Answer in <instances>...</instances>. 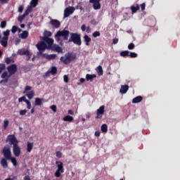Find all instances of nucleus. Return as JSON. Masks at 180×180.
<instances>
[{
	"label": "nucleus",
	"instance_id": "obj_1",
	"mask_svg": "<svg viewBox=\"0 0 180 180\" xmlns=\"http://www.w3.org/2000/svg\"><path fill=\"white\" fill-rule=\"evenodd\" d=\"M1 153L4 157V158H1L0 162V164L2 168H8V161H11L13 167H17L18 161L15 158L12 157L11 149L9 145H6L1 150Z\"/></svg>",
	"mask_w": 180,
	"mask_h": 180
},
{
	"label": "nucleus",
	"instance_id": "obj_2",
	"mask_svg": "<svg viewBox=\"0 0 180 180\" xmlns=\"http://www.w3.org/2000/svg\"><path fill=\"white\" fill-rule=\"evenodd\" d=\"M6 142H9V144L13 145V153L15 157L20 156L21 153V148L18 146L19 141L14 134L8 135Z\"/></svg>",
	"mask_w": 180,
	"mask_h": 180
},
{
	"label": "nucleus",
	"instance_id": "obj_3",
	"mask_svg": "<svg viewBox=\"0 0 180 180\" xmlns=\"http://www.w3.org/2000/svg\"><path fill=\"white\" fill-rule=\"evenodd\" d=\"M42 41H44L47 44V49L56 51L58 53H60L63 51L61 47L58 45L53 44L54 39L48 37H43Z\"/></svg>",
	"mask_w": 180,
	"mask_h": 180
},
{
	"label": "nucleus",
	"instance_id": "obj_4",
	"mask_svg": "<svg viewBox=\"0 0 180 180\" xmlns=\"http://www.w3.org/2000/svg\"><path fill=\"white\" fill-rule=\"evenodd\" d=\"M8 72H4L1 75V78L11 77L18 71V66L15 64L10 65L6 68Z\"/></svg>",
	"mask_w": 180,
	"mask_h": 180
},
{
	"label": "nucleus",
	"instance_id": "obj_5",
	"mask_svg": "<svg viewBox=\"0 0 180 180\" xmlns=\"http://www.w3.org/2000/svg\"><path fill=\"white\" fill-rule=\"evenodd\" d=\"M70 37L69 39L68 42H73L77 46H81L82 44L81 34L79 33H70Z\"/></svg>",
	"mask_w": 180,
	"mask_h": 180
},
{
	"label": "nucleus",
	"instance_id": "obj_6",
	"mask_svg": "<svg viewBox=\"0 0 180 180\" xmlns=\"http://www.w3.org/2000/svg\"><path fill=\"white\" fill-rule=\"evenodd\" d=\"M77 58L76 53H68L65 54V57L62 56L60 58V60L65 65L70 64L72 61L75 60Z\"/></svg>",
	"mask_w": 180,
	"mask_h": 180
},
{
	"label": "nucleus",
	"instance_id": "obj_7",
	"mask_svg": "<svg viewBox=\"0 0 180 180\" xmlns=\"http://www.w3.org/2000/svg\"><path fill=\"white\" fill-rule=\"evenodd\" d=\"M55 164L57 165V170L54 174V176L56 178H60L61 174H64L65 172L64 164L61 161H56Z\"/></svg>",
	"mask_w": 180,
	"mask_h": 180
},
{
	"label": "nucleus",
	"instance_id": "obj_8",
	"mask_svg": "<svg viewBox=\"0 0 180 180\" xmlns=\"http://www.w3.org/2000/svg\"><path fill=\"white\" fill-rule=\"evenodd\" d=\"M36 46L39 50V52H37V56L41 58L42 54H44L43 52L47 49V44L43 41L38 42Z\"/></svg>",
	"mask_w": 180,
	"mask_h": 180
},
{
	"label": "nucleus",
	"instance_id": "obj_9",
	"mask_svg": "<svg viewBox=\"0 0 180 180\" xmlns=\"http://www.w3.org/2000/svg\"><path fill=\"white\" fill-rule=\"evenodd\" d=\"M32 86H26L25 87V90H24V92H23V94L27 93V94H26V96H27V97L30 100L32 99V98H34V95H35V91H33V90H32ZM31 90H32V91H31Z\"/></svg>",
	"mask_w": 180,
	"mask_h": 180
},
{
	"label": "nucleus",
	"instance_id": "obj_10",
	"mask_svg": "<svg viewBox=\"0 0 180 180\" xmlns=\"http://www.w3.org/2000/svg\"><path fill=\"white\" fill-rule=\"evenodd\" d=\"M58 36H61L63 37L64 40H68L69 35L70 34V31L63 30L62 31H58Z\"/></svg>",
	"mask_w": 180,
	"mask_h": 180
},
{
	"label": "nucleus",
	"instance_id": "obj_11",
	"mask_svg": "<svg viewBox=\"0 0 180 180\" xmlns=\"http://www.w3.org/2000/svg\"><path fill=\"white\" fill-rule=\"evenodd\" d=\"M105 105H102L101 106L96 112V119H101L103 117V115L105 113Z\"/></svg>",
	"mask_w": 180,
	"mask_h": 180
},
{
	"label": "nucleus",
	"instance_id": "obj_12",
	"mask_svg": "<svg viewBox=\"0 0 180 180\" xmlns=\"http://www.w3.org/2000/svg\"><path fill=\"white\" fill-rule=\"evenodd\" d=\"M75 11V7L66 8L64 10V18H68Z\"/></svg>",
	"mask_w": 180,
	"mask_h": 180
},
{
	"label": "nucleus",
	"instance_id": "obj_13",
	"mask_svg": "<svg viewBox=\"0 0 180 180\" xmlns=\"http://www.w3.org/2000/svg\"><path fill=\"white\" fill-rule=\"evenodd\" d=\"M43 58H45V59H47L49 60H54L57 57V55L56 54H47V53H44V54H41V56H40Z\"/></svg>",
	"mask_w": 180,
	"mask_h": 180
},
{
	"label": "nucleus",
	"instance_id": "obj_14",
	"mask_svg": "<svg viewBox=\"0 0 180 180\" xmlns=\"http://www.w3.org/2000/svg\"><path fill=\"white\" fill-rule=\"evenodd\" d=\"M50 24L56 29L59 28L61 25L60 22L58 20H51Z\"/></svg>",
	"mask_w": 180,
	"mask_h": 180
},
{
	"label": "nucleus",
	"instance_id": "obj_15",
	"mask_svg": "<svg viewBox=\"0 0 180 180\" xmlns=\"http://www.w3.org/2000/svg\"><path fill=\"white\" fill-rule=\"evenodd\" d=\"M129 89V85H122L121 86V89L120 90V92L122 94H125L127 93V91Z\"/></svg>",
	"mask_w": 180,
	"mask_h": 180
},
{
	"label": "nucleus",
	"instance_id": "obj_16",
	"mask_svg": "<svg viewBox=\"0 0 180 180\" xmlns=\"http://www.w3.org/2000/svg\"><path fill=\"white\" fill-rule=\"evenodd\" d=\"M97 75L94 74V75H90V74H87L86 75V81H90V82H93L94 78H96Z\"/></svg>",
	"mask_w": 180,
	"mask_h": 180
},
{
	"label": "nucleus",
	"instance_id": "obj_17",
	"mask_svg": "<svg viewBox=\"0 0 180 180\" xmlns=\"http://www.w3.org/2000/svg\"><path fill=\"white\" fill-rule=\"evenodd\" d=\"M61 36H58V32L56 33V34L55 35V39L56 40V41L60 45V46H63V40L61 38Z\"/></svg>",
	"mask_w": 180,
	"mask_h": 180
},
{
	"label": "nucleus",
	"instance_id": "obj_18",
	"mask_svg": "<svg viewBox=\"0 0 180 180\" xmlns=\"http://www.w3.org/2000/svg\"><path fill=\"white\" fill-rule=\"evenodd\" d=\"M18 54L20 55V56H24V55L29 56L30 55V51H27V50H24V49H19L18 51Z\"/></svg>",
	"mask_w": 180,
	"mask_h": 180
},
{
	"label": "nucleus",
	"instance_id": "obj_19",
	"mask_svg": "<svg viewBox=\"0 0 180 180\" xmlns=\"http://www.w3.org/2000/svg\"><path fill=\"white\" fill-rule=\"evenodd\" d=\"M8 37H2L1 41V44L4 47H6L8 46Z\"/></svg>",
	"mask_w": 180,
	"mask_h": 180
},
{
	"label": "nucleus",
	"instance_id": "obj_20",
	"mask_svg": "<svg viewBox=\"0 0 180 180\" xmlns=\"http://www.w3.org/2000/svg\"><path fill=\"white\" fill-rule=\"evenodd\" d=\"M143 100V96H139L134 98L132 100V103H138L141 102Z\"/></svg>",
	"mask_w": 180,
	"mask_h": 180
},
{
	"label": "nucleus",
	"instance_id": "obj_21",
	"mask_svg": "<svg viewBox=\"0 0 180 180\" xmlns=\"http://www.w3.org/2000/svg\"><path fill=\"white\" fill-rule=\"evenodd\" d=\"M130 8L131 11V13L134 14L140 10V6L139 4H136V6H131Z\"/></svg>",
	"mask_w": 180,
	"mask_h": 180
},
{
	"label": "nucleus",
	"instance_id": "obj_22",
	"mask_svg": "<svg viewBox=\"0 0 180 180\" xmlns=\"http://www.w3.org/2000/svg\"><path fill=\"white\" fill-rule=\"evenodd\" d=\"M34 147L33 143L27 142V152L31 153Z\"/></svg>",
	"mask_w": 180,
	"mask_h": 180
},
{
	"label": "nucleus",
	"instance_id": "obj_23",
	"mask_svg": "<svg viewBox=\"0 0 180 180\" xmlns=\"http://www.w3.org/2000/svg\"><path fill=\"white\" fill-rule=\"evenodd\" d=\"M44 101V98H36L34 101L35 105H41Z\"/></svg>",
	"mask_w": 180,
	"mask_h": 180
},
{
	"label": "nucleus",
	"instance_id": "obj_24",
	"mask_svg": "<svg viewBox=\"0 0 180 180\" xmlns=\"http://www.w3.org/2000/svg\"><path fill=\"white\" fill-rule=\"evenodd\" d=\"M84 40L86 46H90V42L91 41V38H90L88 35L84 36Z\"/></svg>",
	"mask_w": 180,
	"mask_h": 180
},
{
	"label": "nucleus",
	"instance_id": "obj_25",
	"mask_svg": "<svg viewBox=\"0 0 180 180\" xmlns=\"http://www.w3.org/2000/svg\"><path fill=\"white\" fill-rule=\"evenodd\" d=\"M97 74L99 76H101L103 75V67L101 65H99L97 67V68L96 69Z\"/></svg>",
	"mask_w": 180,
	"mask_h": 180
},
{
	"label": "nucleus",
	"instance_id": "obj_26",
	"mask_svg": "<svg viewBox=\"0 0 180 180\" xmlns=\"http://www.w3.org/2000/svg\"><path fill=\"white\" fill-rule=\"evenodd\" d=\"M29 37V32L28 31H23L22 34H20V38L22 39H25Z\"/></svg>",
	"mask_w": 180,
	"mask_h": 180
},
{
	"label": "nucleus",
	"instance_id": "obj_27",
	"mask_svg": "<svg viewBox=\"0 0 180 180\" xmlns=\"http://www.w3.org/2000/svg\"><path fill=\"white\" fill-rule=\"evenodd\" d=\"M63 121L71 122L74 120V117L72 116L66 115L65 117H63Z\"/></svg>",
	"mask_w": 180,
	"mask_h": 180
},
{
	"label": "nucleus",
	"instance_id": "obj_28",
	"mask_svg": "<svg viewBox=\"0 0 180 180\" xmlns=\"http://www.w3.org/2000/svg\"><path fill=\"white\" fill-rule=\"evenodd\" d=\"M93 4V8L94 10H99L101 8V3H91Z\"/></svg>",
	"mask_w": 180,
	"mask_h": 180
},
{
	"label": "nucleus",
	"instance_id": "obj_29",
	"mask_svg": "<svg viewBox=\"0 0 180 180\" xmlns=\"http://www.w3.org/2000/svg\"><path fill=\"white\" fill-rule=\"evenodd\" d=\"M101 129L103 133H107L108 131V125L106 124H103V125H101Z\"/></svg>",
	"mask_w": 180,
	"mask_h": 180
},
{
	"label": "nucleus",
	"instance_id": "obj_30",
	"mask_svg": "<svg viewBox=\"0 0 180 180\" xmlns=\"http://www.w3.org/2000/svg\"><path fill=\"white\" fill-rule=\"evenodd\" d=\"M49 72H50V73H51V75H56L57 72H58V69H57L56 67H52V68H51V70H49Z\"/></svg>",
	"mask_w": 180,
	"mask_h": 180
},
{
	"label": "nucleus",
	"instance_id": "obj_31",
	"mask_svg": "<svg viewBox=\"0 0 180 180\" xmlns=\"http://www.w3.org/2000/svg\"><path fill=\"white\" fill-rule=\"evenodd\" d=\"M38 3H39V0H32L30 2V6L32 8H35L38 5Z\"/></svg>",
	"mask_w": 180,
	"mask_h": 180
},
{
	"label": "nucleus",
	"instance_id": "obj_32",
	"mask_svg": "<svg viewBox=\"0 0 180 180\" xmlns=\"http://www.w3.org/2000/svg\"><path fill=\"white\" fill-rule=\"evenodd\" d=\"M120 55L122 57L129 56V51H122V52H120Z\"/></svg>",
	"mask_w": 180,
	"mask_h": 180
},
{
	"label": "nucleus",
	"instance_id": "obj_33",
	"mask_svg": "<svg viewBox=\"0 0 180 180\" xmlns=\"http://www.w3.org/2000/svg\"><path fill=\"white\" fill-rule=\"evenodd\" d=\"M52 36V33L50 31H44V37H47L49 38Z\"/></svg>",
	"mask_w": 180,
	"mask_h": 180
},
{
	"label": "nucleus",
	"instance_id": "obj_34",
	"mask_svg": "<svg viewBox=\"0 0 180 180\" xmlns=\"http://www.w3.org/2000/svg\"><path fill=\"white\" fill-rule=\"evenodd\" d=\"M18 29H19V27H17V26H15V25H13V27H12V29H11V32L13 33V34H15V33H16L17 32V31L18 30Z\"/></svg>",
	"mask_w": 180,
	"mask_h": 180
},
{
	"label": "nucleus",
	"instance_id": "obj_35",
	"mask_svg": "<svg viewBox=\"0 0 180 180\" xmlns=\"http://www.w3.org/2000/svg\"><path fill=\"white\" fill-rule=\"evenodd\" d=\"M101 34L100 32L98 31H96L94 32L93 34H92V36L94 37V38H96L98 37H101Z\"/></svg>",
	"mask_w": 180,
	"mask_h": 180
},
{
	"label": "nucleus",
	"instance_id": "obj_36",
	"mask_svg": "<svg viewBox=\"0 0 180 180\" xmlns=\"http://www.w3.org/2000/svg\"><path fill=\"white\" fill-rule=\"evenodd\" d=\"M10 30H6L5 32H3L4 37H8L10 35Z\"/></svg>",
	"mask_w": 180,
	"mask_h": 180
},
{
	"label": "nucleus",
	"instance_id": "obj_37",
	"mask_svg": "<svg viewBox=\"0 0 180 180\" xmlns=\"http://www.w3.org/2000/svg\"><path fill=\"white\" fill-rule=\"evenodd\" d=\"M25 18V16L24 15H19L18 18V21L20 22H22Z\"/></svg>",
	"mask_w": 180,
	"mask_h": 180
},
{
	"label": "nucleus",
	"instance_id": "obj_38",
	"mask_svg": "<svg viewBox=\"0 0 180 180\" xmlns=\"http://www.w3.org/2000/svg\"><path fill=\"white\" fill-rule=\"evenodd\" d=\"M9 121L8 120H4V129H6L8 127Z\"/></svg>",
	"mask_w": 180,
	"mask_h": 180
},
{
	"label": "nucleus",
	"instance_id": "obj_39",
	"mask_svg": "<svg viewBox=\"0 0 180 180\" xmlns=\"http://www.w3.org/2000/svg\"><path fill=\"white\" fill-rule=\"evenodd\" d=\"M7 25V22L6 21L4 20L2 22H1V24H0V27L1 28H5Z\"/></svg>",
	"mask_w": 180,
	"mask_h": 180
},
{
	"label": "nucleus",
	"instance_id": "obj_40",
	"mask_svg": "<svg viewBox=\"0 0 180 180\" xmlns=\"http://www.w3.org/2000/svg\"><path fill=\"white\" fill-rule=\"evenodd\" d=\"M4 70H6V65L0 63V73H1Z\"/></svg>",
	"mask_w": 180,
	"mask_h": 180
},
{
	"label": "nucleus",
	"instance_id": "obj_41",
	"mask_svg": "<svg viewBox=\"0 0 180 180\" xmlns=\"http://www.w3.org/2000/svg\"><path fill=\"white\" fill-rule=\"evenodd\" d=\"M128 49L129 50H133L135 49V44H133V43H130L129 45H128Z\"/></svg>",
	"mask_w": 180,
	"mask_h": 180
},
{
	"label": "nucleus",
	"instance_id": "obj_42",
	"mask_svg": "<svg viewBox=\"0 0 180 180\" xmlns=\"http://www.w3.org/2000/svg\"><path fill=\"white\" fill-rule=\"evenodd\" d=\"M56 155L57 158H62L63 153L60 151H57L56 153Z\"/></svg>",
	"mask_w": 180,
	"mask_h": 180
},
{
	"label": "nucleus",
	"instance_id": "obj_43",
	"mask_svg": "<svg viewBox=\"0 0 180 180\" xmlns=\"http://www.w3.org/2000/svg\"><path fill=\"white\" fill-rule=\"evenodd\" d=\"M27 110H21L19 111L20 115H25L27 114Z\"/></svg>",
	"mask_w": 180,
	"mask_h": 180
},
{
	"label": "nucleus",
	"instance_id": "obj_44",
	"mask_svg": "<svg viewBox=\"0 0 180 180\" xmlns=\"http://www.w3.org/2000/svg\"><path fill=\"white\" fill-rule=\"evenodd\" d=\"M129 56H130V58H132L138 57V54L134 52L130 53Z\"/></svg>",
	"mask_w": 180,
	"mask_h": 180
},
{
	"label": "nucleus",
	"instance_id": "obj_45",
	"mask_svg": "<svg viewBox=\"0 0 180 180\" xmlns=\"http://www.w3.org/2000/svg\"><path fill=\"white\" fill-rule=\"evenodd\" d=\"M24 11V6H20L18 7V12L20 13H22Z\"/></svg>",
	"mask_w": 180,
	"mask_h": 180
},
{
	"label": "nucleus",
	"instance_id": "obj_46",
	"mask_svg": "<svg viewBox=\"0 0 180 180\" xmlns=\"http://www.w3.org/2000/svg\"><path fill=\"white\" fill-rule=\"evenodd\" d=\"M63 79H64V82H65V83H68L69 81H70V79H69L68 76H67V75H64V76H63Z\"/></svg>",
	"mask_w": 180,
	"mask_h": 180
},
{
	"label": "nucleus",
	"instance_id": "obj_47",
	"mask_svg": "<svg viewBox=\"0 0 180 180\" xmlns=\"http://www.w3.org/2000/svg\"><path fill=\"white\" fill-rule=\"evenodd\" d=\"M51 109L53 112H57V106L55 105H51Z\"/></svg>",
	"mask_w": 180,
	"mask_h": 180
},
{
	"label": "nucleus",
	"instance_id": "obj_48",
	"mask_svg": "<svg viewBox=\"0 0 180 180\" xmlns=\"http://www.w3.org/2000/svg\"><path fill=\"white\" fill-rule=\"evenodd\" d=\"M146 3H143V4L141 5V11H144L146 10Z\"/></svg>",
	"mask_w": 180,
	"mask_h": 180
},
{
	"label": "nucleus",
	"instance_id": "obj_49",
	"mask_svg": "<svg viewBox=\"0 0 180 180\" xmlns=\"http://www.w3.org/2000/svg\"><path fill=\"white\" fill-rule=\"evenodd\" d=\"M26 99V97L25 96H22L21 98H18V102L19 103H21L22 101H25V100Z\"/></svg>",
	"mask_w": 180,
	"mask_h": 180
},
{
	"label": "nucleus",
	"instance_id": "obj_50",
	"mask_svg": "<svg viewBox=\"0 0 180 180\" xmlns=\"http://www.w3.org/2000/svg\"><path fill=\"white\" fill-rule=\"evenodd\" d=\"M5 63H6V64H10V63H11V59L10 58H6L5 59Z\"/></svg>",
	"mask_w": 180,
	"mask_h": 180
},
{
	"label": "nucleus",
	"instance_id": "obj_51",
	"mask_svg": "<svg viewBox=\"0 0 180 180\" xmlns=\"http://www.w3.org/2000/svg\"><path fill=\"white\" fill-rule=\"evenodd\" d=\"M118 42H119V39L115 38V39H112V44H118Z\"/></svg>",
	"mask_w": 180,
	"mask_h": 180
},
{
	"label": "nucleus",
	"instance_id": "obj_52",
	"mask_svg": "<svg viewBox=\"0 0 180 180\" xmlns=\"http://www.w3.org/2000/svg\"><path fill=\"white\" fill-rule=\"evenodd\" d=\"M29 13H31L32 11V6L30 5V6H27V10Z\"/></svg>",
	"mask_w": 180,
	"mask_h": 180
},
{
	"label": "nucleus",
	"instance_id": "obj_53",
	"mask_svg": "<svg viewBox=\"0 0 180 180\" xmlns=\"http://www.w3.org/2000/svg\"><path fill=\"white\" fill-rule=\"evenodd\" d=\"M101 0H89L90 3H101Z\"/></svg>",
	"mask_w": 180,
	"mask_h": 180
},
{
	"label": "nucleus",
	"instance_id": "obj_54",
	"mask_svg": "<svg viewBox=\"0 0 180 180\" xmlns=\"http://www.w3.org/2000/svg\"><path fill=\"white\" fill-rule=\"evenodd\" d=\"M81 30H82L83 32L86 31V25H82V27H81Z\"/></svg>",
	"mask_w": 180,
	"mask_h": 180
},
{
	"label": "nucleus",
	"instance_id": "obj_55",
	"mask_svg": "<svg viewBox=\"0 0 180 180\" xmlns=\"http://www.w3.org/2000/svg\"><path fill=\"white\" fill-rule=\"evenodd\" d=\"M9 78H10V77H8V76H6L5 78H3V79H4V83H7L8 82Z\"/></svg>",
	"mask_w": 180,
	"mask_h": 180
},
{
	"label": "nucleus",
	"instance_id": "obj_56",
	"mask_svg": "<svg viewBox=\"0 0 180 180\" xmlns=\"http://www.w3.org/2000/svg\"><path fill=\"white\" fill-rule=\"evenodd\" d=\"M24 180H31V178L30 177L29 175H27L25 176L24 178H23Z\"/></svg>",
	"mask_w": 180,
	"mask_h": 180
},
{
	"label": "nucleus",
	"instance_id": "obj_57",
	"mask_svg": "<svg viewBox=\"0 0 180 180\" xmlns=\"http://www.w3.org/2000/svg\"><path fill=\"white\" fill-rule=\"evenodd\" d=\"M94 135L97 137H99L101 136V132L100 131H96Z\"/></svg>",
	"mask_w": 180,
	"mask_h": 180
},
{
	"label": "nucleus",
	"instance_id": "obj_58",
	"mask_svg": "<svg viewBox=\"0 0 180 180\" xmlns=\"http://www.w3.org/2000/svg\"><path fill=\"white\" fill-rule=\"evenodd\" d=\"M50 74H51V72H50V70H48L46 73H45V76L46 77H49L50 76Z\"/></svg>",
	"mask_w": 180,
	"mask_h": 180
},
{
	"label": "nucleus",
	"instance_id": "obj_59",
	"mask_svg": "<svg viewBox=\"0 0 180 180\" xmlns=\"http://www.w3.org/2000/svg\"><path fill=\"white\" fill-rule=\"evenodd\" d=\"M68 113L70 114V115H74V114H75L74 111L72 110H69L68 111Z\"/></svg>",
	"mask_w": 180,
	"mask_h": 180
},
{
	"label": "nucleus",
	"instance_id": "obj_60",
	"mask_svg": "<svg viewBox=\"0 0 180 180\" xmlns=\"http://www.w3.org/2000/svg\"><path fill=\"white\" fill-rule=\"evenodd\" d=\"M27 109H31V108H32V104H31V103L27 104Z\"/></svg>",
	"mask_w": 180,
	"mask_h": 180
},
{
	"label": "nucleus",
	"instance_id": "obj_61",
	"mask_svg": "<svg viewBox=\"0 0 180 180\" xmlns=\"http://www.w3.org/2000/svg\"><path fill=\"white\" fill-rule=\"evenodd\" d=\"M9 0H0L1 3L2 4H7Z\"/></svg>",
	"mask_w": 180,
	"mask_h": 180
},
{
	"label": "nucleus",
	"instance_id": "obj_62",
	"mask_svg": "<svg viewBox=\"0 0 180 180\" xmlns=\"http://www.w3.org/2000/svg\"><path fill=\"white\" fill-rule=\"evenodd\" d=\"M30 14V12L27 11V10L25 11V13H23V15L26 17L27 15H28Z\"/></svg>",
	"mask_w": 180,
	"mask_h": 180
},
{
	"label": "nucleus",
	"instance_id": "obj_63",
	"mask_svg": "<svg viewBox=\"0 0 180 180\" xmlns=\"http://www.w3.org/2000/svg\"><path fill=\"white\" fill-rule=\"evenodd\" d=\"M85 81H86V79H84V78H80V79H79V82H80V83H84V82H85Z\"/></svg>",
	"mask_w": 180,
	"mask_h": 180
},
{
	"label": "nucleus",
	"instance_id": "obj_64",
	"mask_svg": "<svg viewBox=\"0 0 180 180\" xmlns=\"http://www.w3.org/2000/svg\"><path fill=\"white\" fill-rule=\"evenodd\" d=\"M91 27H86V32L89 33L91 32Z\"/></svg>",
	"mask_w": 180,
	"mask_h": 180
}]
</instances>
